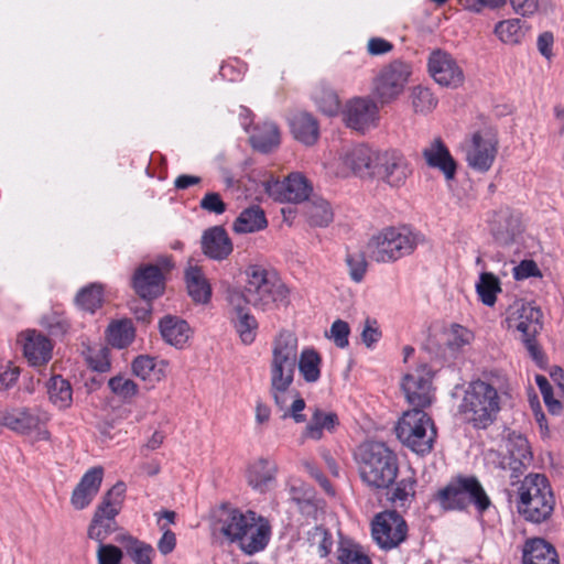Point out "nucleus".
Returning <instances> with one entry per match:
<instances>
[{"label": "nucleus", "instance_id": "nucleus-16", "mask_svg": "<svg viewBox=\"0 0 564 564\" xmlns=\"http://www.w3.org/2000/svg\"><path fill=\"white\" fill-rule=\"evenodd\" d=\"M411 174L405 156L397 150L379 151L372 170V178L392 186H402Z\"/></svg>", "mask_w": 564, "mask_h": 564}, {"label": "nucleus", "instance_id": "nucleus-60", "mask_svg": "<svg viewBox=\"0 0 564 564\" xmlns=\"http://www.w3.org/2000/svg\"><path fill=\"white\" fill-rule=\"evenodd\" d=\"M514 13L521 17H532L539 10V0H509Z\"/></svg>", "mask_w": 564, "mask_h": 564}, {"label": "nucleus", "instance_id": "nucleus-41", "mask_svg": "<svg viewBox=\"0 0 564 564\" xmlns=\"http://www.w3.org/2000/svg\"><path fill=\"white\" fill-rule=\"evenodd\" d=\"M76 305L89 313H95L104 303V288L99 283H90L80 289L75 297Z\"/></svg>", "mask_w": 564, "mask_h": 564}, {"label": "nucleus", "instance_id": "nucleus-22", "mask_svg": "<svg viewBox=\"0 0 564 564\" xmlns=\"http://www.w3.org/2000/svg\"><path fill=\"white\" fill-rule=\"evenodd\" d=\"M507 454L501 460V467L511 471V477H518L532 462V453L528 440L514 432L510 433L506 443Z\"/></svg>", "mask_w": 564, "mask_h": 564}, {"label": "nucleus", "instance_id": "nucleus-53", "mask_svg": "<svg viewBox=\"0 0 564 564\" xmlns=\"http://www.w3.org/2000/svg\"><path fill=\"white\" fill-rule=\"evenodd\" d=\"M474 333L458 324L451 327L447 345L452 350H462L464 347L469 346L474 341Z\"/></svg>", "mask_w": 564, "mask_h": 564}, {"label": "nucleus", "instance_id": "nucleus-37", "mask_svg": "<svg viewBox=\"0 0 564 564\" xmlns=\"http://www.w3.org/2000/svg\"><path fill=\"white\" fill-rule=\"evenodd\" d=\"M185 280L189 296L196 303L205 304L212 296V288L197 267H189L185 272Z\"/></svg>", "mask_w": 564, "mask_h": 564}, {"label": "nucleus", "instance_id": "nucleus-50", "mask_svg": "<svg viewBox=\"0 0 564 564\" xmlns=\"http://www.w3.org/2000/svg\"><path fill=\"white\" fill-rule=\"evenodd\" d=\"M110 391L122 401H130L139 392L138 384L126 375H117L109 379Z\"/></svg>", "mask_w": 564, "mask_h": 564}, {"label": "nucleus", "instance_id": "nucleus-5", "mask_svg": "<svg viewBox=\"0 0 564 564\" xmlns=\"http://www.w3.org/2000/svg\"><path fill=\"white\" fill-rule=\"evenodd\" d=\"M297 365V338L289 332H281L272 343L270 364L271 394L278 406L283 408L284 393L293 383Z\"/></svg>", "mask_w": 564, "mask_h": 564}, {"label": "nucleus", "instance_id": "nucleus-17", "mask_svg": "<svg viewBox=\"0 0 564 564\" xmlns=\"http://www.w3.org/2000/svg\"><path fill=\"white\" fill-rule=\"evenodd\" d=\"M431 77L441 86L457 88L464 83V72L456 59L441 48L431 52L427 59Z\"/></svg>", "mask_w": 564, "mask_h": 564}, {"label": "nucleus", "instance_id": "nucleus-52", "mask_svg": "<svg viewBox=\"0 0 564 564\" xmlns=\"http://www.w3.org/2000/svg\"><path fill=\"white\" fill-rule=\"evenodd\" d=\"M412 106L415 112L427 113L437 106V99L430 88L414 87L412 91Z\"/></svg>", "mask_w": 564, "mask_h": 564}, {"label": "nucleus", "instance_id": "nucleus-4", "mask_svg": "<svg viewBox=\"0 0 564 564\" xmlns=\"http://www.w3.org/2000/svg\"><path fill=\"white\" fill-rule=\"evenodd\" d=\"M361 480L375 489H387L399 471L397 455L382 442L362 444L357 453Z\"/></svg>", "mask_w": 564, "mask_h": 564}, {"label": "nucleus", "instance_id": "nucleus-7", "mask_svg": "<svg viewBox=\"0 0 564 564\" xmlns=\"http://www.w3.org/2000/svg\"><path fill=\"white\" fill-rule=\"evenodd\" d=\"M554 508V496L547 478L541 474H529L519 488V512L529 521L546 520Z\"/></svg>", "mask_w": 564, "mask_h": 564}, {"label": "nucleus", "instance_id": "nucleus-57", "mask_svg": "<svg viewBox=\"0 0 564 564\" xmlns=\"http://www.w3.org/2000/svg\"><path fill=\"white\" fill-rule=\"evenodd\" d=\"M199 207L203 210L215 215H221L227 209V205L216 192L206 193L199 202Z\"/></svg>", "mask_w": 564, "mask_h": 564}, {"label": "nucleus", "instance_id": "nucleus-24", "mask_svg": "<svg viewBox=\"0 0 564 564\" xmlns=\"http://www.w3.org/2000/svg\"><path fill=\"white\" fill-rule=\"evenodd\" d=\"M542 312L530 303L514 305L507 317L509 328L521 333L522 337L536 336L542 329Z\"/></svg>", "mask_w": 564, "mask_h": 564}, {"label": "nucleus", "instance_id": "nucleus-20", "mask_svg": "<svg viewBox=\"0 0 564 564\" xmlns=\"http://www.w3.org/2000/svg\"><path fill=\"white\" fill-rule=\"evenodd\" d=\"M344 120L347 127L366 131L376 127L379 119V108L370 98L357 97L349 100L344 109Z\"/></svg>", "mask_w": 564, "mask_h": 564}, {"label": "nucleus", "instance_id": "nucleus-35", "mask_svg": "<svg viewBox=\"0 0 564 564\" xmlns=\"http://www.w3.org/2000/svg\"><path fill=\"white\" fill-rule=\"evenodd\" d=\"M290 126L292 134L297 141L306 145H312L317 141L319 135L318 123L312 115L307 112L296 113L292 117Z\"/></svg>", "mask_w": 564, "mask_h": 564}, {"label": "nucleus", "instance_id": "nucleus-46", "mask_svg": "<svg viewBox=\"0 0 564 564\" xmlns=\"http://www.w3.org/2000/svg\"><path fill=\"white\" fill-rule=\"evenodd\" d=\"M251 142L254 149L261 152H269L280 143V132L278 127L268 122L261 129H258L251 135Z\"/></svg>", "mask_w": 564, "mask_h": 564}, {"label": "nucleus", "instance_id": "nucleus-36", "mask_svg": "<svg viewBox=\"0 0 564 564\" xmlns=\"http://www.w3.org/2000/svg\"><path fill=\"white\" fill-rule=\"evenodd\" d=\"M115 541L124 546L128 556L134 564H152L155 552L151 544L140 541L129 533L116 535Z\"/></svg>", "mask_w": 564, "mask_h": 564}, {"label": "nucleus", "instance_id": "nucleus-43", "mask_svg": "<svg viewBox=\"0 0 564 564\" xmlns=\"http://www.w3.org/2000/svg\"><path fill=\"white\" fill-rule=\"evenodd\" d=\"M476 292L484 305L494 306L501 292L500 280L494 273L482 272L476 283Z\"/></svg>", "mask_w": 564, "mask_h": 564}, {"label": "nucleus", "instance_id": "nucleus-11", "mask_svg": "<svg viewBox=\"0 0 564 564\" xmlns=\"http://www.w3.org/2000/svg\"><path fill=\"white\" fill-rule=\"evenodd\" d=\"M50 415L40 408H11L0 411V423L11 431L32 436L34 442L50 441L51 433L46 429Z\"/></svg>", "mask_w": 564, "mask_h": 564}, {"label": "nucleus", "instance_id": "nucleus-47", "mask_svg": "<svg viewBox=\"0 0 564 564\" xmlns=\"http://www.w3.org/2000/svg\"><path fill=\"white\" fill-rule=\"evenodd\" d=\"M313 100L317 108L327 116H335L339 111L340 102L338 96L326 85H319L315 88Z\"/></svg>", "mask_w": 564, "mask_h": 564}, {"label": "nucleus", "instance_id": "nucleus-23", "mask_svg": "<svg viewBox=\"0 0 564 564\" xmlns=\"http://www.w3.org/2000/svg\"><path fill=\"white\" fill-rule=\"evenodd\" d=\"M132 288L144 300H153L164 292V276L159 267L145 264L139 267L132 276Z\"/></svg>", "mask_w": 564, "mask_h": 564}, {"label": "nucleus", "instance_id": "nucleus-21", "mask_svg": "<svg viewBox=\"0 0 564 564\" xmlns=\"http://www.w3.org/2000/svg\"><path fill=\"white\" fill-rule=\"evenodd\" d=\"M227 302L234 314L231 322L239 338L245 345L252 344L256 340L258 330L256 317L251 314L247 305L241 303L238 290L228 291Z\"/></svg>", "mask_w": 564, "mask_h": 564}, {"label": "nucleus", "instance_id": "nucleus-61", "mask_svg": "<svg viewBox=\"0 0 564 564\" xmlns=\"http://www.w3.org/2000/svg\"><path fill=\"white\" fill-rule=\"evenodd\" d=\"M160 529L163 531V534L158 542V550L163 555H167L175 549L176 535L165 524H160Z\"/></svg>", "mask_w": 564, "mask_h": 564}, {"label": "nucleus", "instance_id": "nucleus-26", "mask_svg": "<svg viewBox=\"0 0 564 564\" xmlns=\"http://www.w3.org/2000/svg\"><path fill=\"white\" fill-rule=\"evenodd\" d=\"M104 479V468L95 466L89 468L74 488L70 503L76 510L87 508L99 492Z\"/></svg>", "mask_w": 564, "mask_h": 564}, {"label": "nucleus", "instance_id": "nucleus-32", "mask_svg": "<svg viewBox=\"0 0 564 564\" xmlns=\"http://www.w3.org/2000/svg\"><path fill=\"white\" fill-rule=\"evenodd\" d=\"M423 155L427 164L440 169L447 180L455 176L456 163L440 139H435L430 147L425 148Z\"/></svg>", "mask_w": 564, "mask_h": 564}, {"label": "nucleus", "instance_id": "nucleus-59", "mask_svg": "<svg viewBox=\"0 0 564 564\" xmlns=\"http://www.w3.org/2000/svg\"><path fill=\"white\" fill-rule=\"evenodd\" d=\"M531 276H541V271L533 260H522L513 268V278L518 281Z\"/></svg>", "mask_w": 564, "mask_h": 564}, {"label": "nucleus", "instance_id": "nucleus-29", "mask_svg": "<svg viewBox=\"0 0 564 564\" xmlns=\"http://www.w3.org/2000/svg\"><path fill=\"white\" fill-rule=\"evenodd\" d=\"M339 426V417L335 412L315 408L303 431V437L319 441L326 433H334Z\"/></svg>", "mask_w": 564, "mask_h": 564}, {"label": "nucleus", "instance_id": "nucleus-44", "mask_svg": "<svg viewBox=\"0 0 564 564\" xmlns=\"http://www.w3.org/2000/svg\"><path fill=\"white\" fill-rule=\"evenodd\" d=\"M416 478L413 473L401 478L391 492L390 500L395 507H409L415 497Z\"/></svg>", "mask_w": 564, "mask_h": 564}, {"label": "nucleus", "instance_id": "nucleus-48", "mask_svg": "<svg viewBox=\"0 0 564 564\" xmlns=\"http://www.w3.org/2000/svg\"><path fill=\"white\" fill-rule=\"evenodd\" d=\"M134 338V329L131 322L119 321L109 325L108 341L112 347L124 348Z\"/></svg>", "mask_w": 564, "mask_h": 564}, {"label": "nucleus", "instance_id": "nucleus-39", "mask_svg": "<svg viewBox=\"0 0 564 564\" xmlns=\"http://www.w3.org/2000/svg\"><path fill=\"white\" fill-rule=\"evenodd\" d=\"M305 217L313 227H327L334 219V213L327 200L315 198L305 205Z\"/></svg>", "mask_w": 564, "mask_h": 564}, {"label": "nucleus", "instance_id": "nucleus-15", "mask_svg": "<svg viewBox=\"0 0 564 564\" xmlns=\"http://www.w3.org/2000/svg\"><path fill=\"white\" fill-rule=\"evenodd\" d=\"M401 387L406 401L413 409H425L432 404L434 398L432 371L426 364L406 372L403 376Z\"/></svg>", "mask_w": 564, "mask_h": 564}, {"label": "nucleus", "instance_id": "nucleus-45", "mask_svg": "<svg viewBox=\"0 0 564 564\" xmlns=\"http://www.w3.org/2000/svg\"><path fill=\"white\" fill-rule=\"evenodd\" d=\"M495 34L506 44H518L525 35L522 21L520 19H508L500 21L495 26Z\"/></svg>", "mask_w": 564, "mask_h": 564}, {"label": "nucleus", "instance_id": "nucleus-31", "mask_svg": "<svg viewBox=\"0 0 564 564\" xmlns=\"http://www.w3.org/2000/svg\"><path fill=\"white\" fill-rule=\"evenodd\" d=\"M131 368L134 376L153 387L166 377L167 362L141 355L134 358Z\"/></svg>", "mask_w": 564, "mask_h": 564}, {"label": "nucleus", "instance_id": "nucleus-30", "mask_svg": "<svg viewBox=\"0 0 564 564\" xmlns=\"http://www.w3.org/2000/svg\"><path fill=\"white\" fill-rule=\"evenodd\" d=\"M276 465L268 458L260 457L252 462L246 473L248 485L259 492H265L274 481Z\"/></svg>", "mask_w": 564, "mask_h": 564}, {"label": "nucleus", "instance_id": "nucleus-19", "mask_svg": "<svg viewBox=\"0 0 564 564\" xmlns=\"http://www.w3.org/2000/svg\"><path fill=\"white\" fill-rule=\"evenodd\" d=\"M378 152L366 144L348 148L339 156L343 167L337 174L346 176L348 172H351L361 178H371Z\"/></svg>", "mask_w": 564, "mask_h": 564}, {"label": "nucleus", "instance_id": "nucleus-10", "mask_svg": "<svg viewBox=\"0 0 564 564\" xmlns=\"http://www.w3.org/2000/svg\"><path fill=\"white\" fill-rule=\"evenodd\" d=\"M437 500L449 510H462L473 503L479 512H484L490 506L489 497L475 477L457 478L438 491Z\"/></svg>", "mask_w": 564, "mask_h": 564}, {"label": "nucleus", "instance_id": "nucleus-38", "mask_svg": "<svg viewBox=\"0 0 564 564\" xmlns=\"http://www.w3.org/2000/svg\"><path fill=\"white\" fill-rule=\"evenodd\" d=\"M267 224L263 210L252 206L240 213L234 223V230L238 234L254 232L265 228Z\"/></svg>", "mask_w": 564, "mask_h": 564}, {"label": "nucleus", "instance_id": "nucleus-55", "mask_svg": "<svg viewBox=\"0 0 564 564\" xmlns=\"http://www.w3.org/2000/svg\"><path fill=\"white\" fill-rule=\"evenodd\" d=\"M346 263L349 269L350 279L356 283H360L367 272V261L364 254L360 252L348 253Z\"/></svg>", "mask_w": 564, "mask_h": 564}, {"label": "nucleus", "instance_id": "nucleus-13", "mask_svg": "<svg viewBox=\"0 0 564 564\" xmlns=\"http://www.w3.org/2000/svg\"><path fill=\"white\" fill-rule=\"evenodd\" d=\"M410 73V66L401 61L384 66L373 79L375 97L381 104L394 100L404 90Z\"/></svg>", "mask_w": 564, "mask_h": 564}, {"label": "nucleus", "instance_id": "nucleus-12", "mask_svg": "<svg viewBox=\"0 0 564 564\" xmlns=\"http://www.w3.org/2000/svg\"><path fill=\"white\" fill-rule=\"evenodd\" d=\"M468 166L485 173L492 166L498 153V139L490 130H482L466 138L462 144Z\"/></svg>", "mask_w": 564, "mask_h": 564}, {"label": "nucleus", "instance_id": "nucleus-28", "mask_svg": "<svg viewBox=\"0 0 564 564\" xmlns=\"http://www.w3.org/2000/svg\"><path fill=\"white\" fill-rule=\"evenodd\" d=\"M52 350L53 345L46 336L35 330L26 333L23 352L31 366L39 367L47 364L52 358Z\"/></svg>", "mask_w": 564, "mask_h": 564}, {"label": "nucleus", "instance_id": "nucleus-56", "mask_svg": "<svg viewBox=\"0 0 564 564\" xmlns=\"http://www.w3.org/2000/svg\"><path fill=\"white\" fill-rule=\"evenodd\" d=\"M535 382L540 389V392L543 397L545 405L547 406V410L553 414L558 413L562 409V404L560 401L554 399L552 386L550 384L547 378L542 375H536Z\"/></svg>", "mask_w": 564, "mask_h": 564}, {"label": "nucleus", "instance_id": "nucleus-49", "mask_svg": "<svg viewBox=\"0 0 564 564\" xmlns=\"http://www.w3.org/2000/svg\"><path fill=\"white\" fill-rule=\"evenodd\" d=\"M307 540L312 552L321 557H326L333 549L332 534L323 527H314L307 532Z\"/></svg>", "mask_w": 564, "mask_h": 564}, {"label": "nucleus", "instance_id": "nucleus-9", "mask_svg": "<svg viewBox=\"0 0 564 564\" xmlns=\"http://www.w3.org/2000/svg\"><path fill=\"white\" fill-rule=\"evenodd\" d=\"M123 494V484H116L102 496L94 511L87 527V536L98 545L105 544L109 536L119 530L117 516L122 508Z\"/></svg>", "mask_w": 564, "mask_h": 564}, {"label": "nucleus", "instance_id": "nucleus-58", "mask_svg": "<svg viewBox=\"0 0 564 564\" xmlns=\"http://www.w3.org/2000/svg\"><path fill=\"white\" fill-rule=\"evenodd\" d=\"M329 333V337L334 340L337 347L345 348L348 346L350 328L347 322L341 319L335 321L330 326Z\"/></svg>", "mask_w": 564, "mask_h": 564}, {"label": "nucleus", "instance_id": "nucleus-2", "mask_svg": "<svg viewBox=\"0 0 564 564\" xmlns=\"http://www.w3.org/2000/svg\"><path fill=\"white\" fill-rule=\"evenodd\" d=\"M505 391L486 380H474L465 390L459 412L466 423L476 430L492 425L501 411Z\"/></svg>", "mask_w": 564, "mask_h": 564}, {"label": "nucleus", "instance_id": "nucleus-54", "mask_svg": "<svg viewBox=\"0 0 564 564\" xmlns=\"http://www.w3.org/2000/svg\"><path fill=\"white\" fill-rule=\"evenodd\" d=\"M123 556V551L111 543L100 544L96 550L97 564H121Z\"/></svg>", "mask_w": 564, "mask_h": 564}, {"label": "nucleus", "instance_id": "nucleus-1", "mask_svg": "<svg viewBox=\"0 0 564 564\" xmlns=\"http://www.w3.org/2000/svg\"><path fill=\"white\" fill-rule=\"evenodd\" d=\"M241 303L263 312L288 303L290 291L278 273L261 264H250L243 271Z\"/></svg>", "mask_w": 564, "mask_h": 564}, {"label": "nucleus", "instance_id": "nucleus-33", "mask_svg": "<svg viewBox=\"0 0 564 564\" xmlns=\"http://www.w3.org/2000/svg\"><path fill=\"white\" fill-rule=\"evenodd\" d=\"M522 562L523 564H558L555 549L539 538L525 542Z\"/></svg>", "mask_w": 564, "mask_h": 564}, {"label": "nucleus", "instance_id": "nucleus-18", "mask_svg": "<svg viewBox=\"0 0 564 564\" xmlns=\"http://www.w3.org/2000/svg\"><path fill=\"white\" fill-rule=\"evenodd\" d=\"M264 188L270 197L281 203L304 202L312 192L311 185L301 173H291L284 181H267Z\"/></svg>", "mask_w": 564, "mask_h": 564}, {"label": "nucleus", "instance_id": "nucleus-14", "mask_svg": "<svg viewBox=\"0 0 564 564\" xmlns=\"http://www.w3.org/2000/svg\"><path fill=\"white\" fill-rule=\"evenodd\" d=\"M375 542L383 550L399 546L408 536V524L397 511H383L371 523Z\"/></svg>", "mask_w": 564, "mask_h": 564}, {"label": "nucleus", "instance_id": "nucleus-63", "mask_svg": "<svg viewBox=\"0 0 564 564\" xmlns=\"http://www.w3.org/2000/svg\"><path fill=\"white\" fill-rule=\"evenodd\" d=\"M381 337V332L376 326V322L367 321L364 330L361 333V338L364 344L367 347H371L375 343H377Z\"/></svg>", "mask_w": 564, "mask_h": 564}, {"label": "nucleus", "instance_id": "nucleus-8", "mask_svg": "<svg viewBox=\"0 0 564 564\" xmlns=\"http://www.w3.org/2000/svg\"><path fill=\"white\" fill-rule=\"evenodd\" d=\"M417 235L409 227H389L375 235L368 242L369 257L376 262H393L413 252Z\"/></svg>", "mask_w": 564, "mask_h": 564}, {"label": "nucleus", "instance_id": "nucleus-64", "mask_svg": "<svg viewBox=\"0 0 564 564\" xmlns=\"http://www.w3.org/2000/svg\"><path fill=\"white\" fill-rule=\"evenodd\" d=\"M554 43V36L551 32H543L538 37V50L542 56L550 59L553 55L552 47Z\"/></svg>", "mask_w": 564, "mask_h": 564}, {"label": "nucleus", "instance_id": "nucleus-6", "mask_svg": "<svg viewBox=\"0 0 564 564\" xmlns=\"http://www.w3.org/2000/svg\"><path fill=\"white\" fill-rule=\"evenodd\" d=\"M394 431L398 440L419 455L429 454L433 449L436 429L424 409H411L403 412Z\"/></svg>", "mask_w": 564, "mask_h": 564}, {"label": "nucleus", "instance_id": "nucleus-40", "mask_svg": "<svg viewBox=\"0 0 564 564\" xmlns=\"http://www.w3.org/2000/svg\"><path fill=\"white\" fill-rule=\"evenodd\" d=\"M50 401L58 409H67L73 402L70 383L62 376H53L47 383Z\"/></svg>", "mask_w": 564, "mask_h": 564}, {"label": "nucleus", "instance_id": "nucleus-51", "mask_svg": "<svg viewBox=\"0 0 564 564\" xmlns=\"http://www.w3.org/2000/svg\"><path fill=\"white\" fill-rule=\"evenodd\" d=\"M338 564H372L361 547L350 542H340L337 549Z\"/></svg>", "mask_w": 564, "mask_h": 564}, {"label": "nucleus", "instance_id": "nucleus-34", "mask_svg": "<svg viewBox=\"0 0 564 564\" xmlns=\"http://www.w3.org/2000/svg\"><path fill=\"white\" fill-rule=\"evenodd\" d=\"M160 332L166 343L182 348L191 336L187 322L175 316H165L160 322Z\"/></svg>", "mask_w": 564, "mask_h": 564}, {"label": "nucleus", "instance_id": "nucleus-42", "mask_svg": "<svg viewBox=\"0 0 564 564\" xmlns=\"http://www.w3.org/2000/svg\"><path fill=\"white\" fill-rule=\"evenodd\" d=\"M322 359L316 350L306 348L297 354L299 371L306 382H316L321 377Z\"/></svg>", "mask_w": 564, "mask_h": 564}, {"label": "nucleus", "instance_id": "nucleus-62", "mask_svg": "<svg viewBox=\"0 0 564 564\" xmlns=\"http://www.w3.org/2000/svg\"><path fill=\"white\" fill-rule=\"evenodd\" d=\"M19 378V370L9 365H0V389L7 390L12 387Z\"/></svg>", "mask_w": 564, "mask_h": 564}, {"label": "nucleus", "instance_id": "nucleus-3", "mask_svg": "<svg viewBox=\"0 0 564 564\" xmlns=\"http://www.w3.org/2000/svg\"><path fill=\"white\" fill-rule=\"evenodd\" d=\"M221 533L237 544L242 553L253 555L268 546L271 525L264 517L253 511L232 509L223 520Z\"/></svg>", "mask_w": 564, "mask_h": 564}, {"label": "nucleus", "instance_id": "nucleus-27", "mask_svg": "<svg viewBox=\"0 0 564 564\" xmlns=\"http://www.w3.org/2000/svg\"><path fill=\"white\" fill-rule=\"evenodd\" d=\"M204 253L213 260H224L232 252V242L221 226L207 229L202 237Z\"/></svg>", "mask_w": 564, "mask_h": 564}, {"label": "nucleus", "instance_id": "nucleus-25", "mask_svg": "<svg viewBox=\"0 0 564 564\" xmlns=\"http://www.w3.org/2000/svg\"><path fill=\"white\" fill-rule=\"evenodd\" d=\"M490 231L499 246L507 247L516 242L521 235V221L510 209L501 208L492 216Z\"/></svg>", "mask_w": 564, "mask_h": 564}]
</instances>
